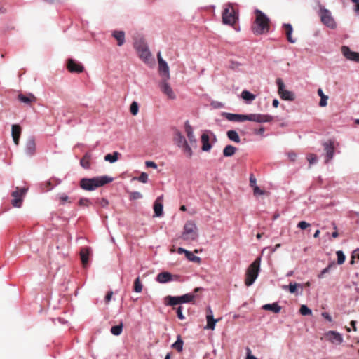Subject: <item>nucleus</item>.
<instances>
[{
	"label": "nucleus",
	"instance_id": "nucleus-1",
	"mask_svg": "<svg viewBox=\"0 0 359 359\" xmlns=\"http://www.w3.org/2000/svg\"><path fill=\"white\" fill-rule=\"evenodd\" d=\"M256 18L255 25L252 27V32L256 35L262 34L269 31V18L260 10L256 9Z\"/></svg>",
	"mask_w": 359,
	"mask_h": 359
},
{
	"label": "nucleus",
	"instance_id": "nucleus-2",
	"mask_svg": "<svg viewBox=\"0 0 359 359\" xmlns=\"http://www.w3.org/2000/svg\"><path fill=\"white\" fill-rule=\"evenodd\" d=\"M261 257H257L247 269L245 284L251 286L256 280L260 271Z\"/></svg>",
	"mask_w": 359,
	"mask_h": 359
},
{
	"label": "nucleus",
	"instance_id": "nucleus-3",
	"mask_svg": "<svg viewBox=\"0 0 359 359\" xmlns=\"http://www.w3.org/2000/svg\"><path fill=\"white\" fill-rule=\"evenodd\" d=\"M180 238L186 241H194L198 238V227L192 220L187 221L183 229Z\"/></svg>",
	"mask_w": 359,
	"mask_h": 359
},
{
	"label": "nucleus",
	"instance_id": "nucleus-4",
	"mask_svg": "<svg viewBox=\"0 0 359 359\" xmlns=\"http://www.w3.org/2000/svg\"><path fill=\"white\" fill-rule=\"evenodd\" d=\"M238 20V14L233 8L231 4L229 3L224 6L222 12V22L224 25L233 26Z\"/></svg>",
	"mask_w": 359,
	"mask_h": 359
},
{
	"label": "nucleus",
	"instance_id": "nucleus-5",
	"mask_svg": "<svg viewBox=\"0 0 359 359\" xmlns=\"http://www.w3.org/2000/svg\"><path fill=\"white\" fill-rule=\"evenodd\" d=\"M318 15L320 18L321 22L325 26L331 29H334L337 28V22L330 10L325 8L323 6H320Z\"/></svg>",
	"mask_w": 359,
	"mask_h": 359
},
{
	"label": "nucleus",
	"instance_id": "nucleus-6",
	"mask_svg": "<svg viewBox=\"0 0 359 359\" xmlns=\"http://www.w3.org/2000/svg\"><path fill=\"white\" fill-rule=\"evenodd\" d=\"M135 49L137 52L139 57L145 63L149 64L151 62V53L147 45L143 41L136 42L135 43Z\"/></svg>",
	"mask_w": 359,
	"mask_h": 359
},
{
	"label": "nucleus",
	"instance_id": "nucleus-7",
	"mask_svg": "<svg viewBox=\"0 0 359 359\" xmlns=\"http://www.w3.org/2000/svg\"><path fill=\"white\" fill-rule=\"evenodd\" d=\"M276 82L278 86V93L282 100L287 101L294 100V93L292 91L285 89V85L280 78H278Z\"/></svg>",
	"mask_w": 359,
	"mask_h": 359
},
{
	"label": "nucleus",
	"instance_id": "nucleus-8",
	"mask_svg": "<svg viewBox=\"0 0 359 359\" xmlns=\"http://www.w3.org/2000/svg\"><path fill=\"white\" fill-rule=\"evenodd\" d=\"M27 191V188H19L16 187V190L14 191L11 196L13 199L11 201V204L13 207L20 208L22 205L23 197Z\"/></svg>",
	"mask_w": 359,
	"mask_h": 359
},
{
	"label": "nucleus",
	"instance_id": "nucleus-9",
	"mask_svg": "<svg viewBox=\"0 0 359 359\" xmlns=\"http://www.w3.org/2000/svg\"><path fill=\"white\" fill-rule=\"evenodd\" d=\"M114 178L107 175H102L91 178V190L97 187L104 186L108 183L111 182Z\"/></svg>",
	"mask_w": 359,
	"mask_h": 359
},
{
	"label": "nucleus",
	"instance_id": "nucleus-10",
	"mask_svg": "<svg viewBox=\"0 0 359 359\" xmlns=\"http://www.w3.org/2000/svg\"><path fill=\"white\" fill-rule=\"evenodd\" d=\"M273 119V117L269 114H250L248 121L262 123L271 122Z\"/></svg>",
	"mask_w": 359,
	"mask_h": 359
},
{
	"label": "nucleus",
	"instance_id": "nucleus-11",
	"mask_svg": "<svg viewBox=\"0 0 359 359\" xmlns=\"http://www.w3.org/2000/svg\"><path fill=\"white\" fill-rule=\"evenodd\" d=\"M157 58L158 62V70L160 74L162 76H165L166 80H168L170 79L169 67L167 62L162 58L161 52L158 53Z\"/></svg>",
	"mask_w": 359,
	"mask_h": 359
},
{
	"label": "nucleus",
	"instance_id": "nucleus-12",
	"mask_svg": "<svg viewBox=\"0 0 359 359\" xmlns=\"http://www.w3.org/2000/svg\"><path fill=\"white\" fill-rule=\"evenodd\" d=\"M324 149L326 152V162L330 161L334 157V141L333 140H329L323 144Z\"/></svg>",
	"mask_w": 359,
	"mask_h": 359
},
{
	"label": "nucleus",
	"instance_id": "nucleus-13",
	"mask_svg": "<svg viewBox=\"0 0 359 359\" xmlns=\"http://www.w3.org/2000/svg\"><path fill=\"white\" fill-rule=\"evenodd\" d=\"M222 116L229 121L242 122L248 121V114H238L229 112H222Z\"/></svg>",
	"mask_w": 359,
	"mask_h": 359
},
{
	"label": "nucleus",
	"instance_id": "nucleus-14",
	"mask_svg": "<svg viewBox=\"0 0 359 359\" xmlns=\"http://www.w3.org/2000/svg\"><path fill=\"white\" fill-rule=\"evenodd\" d=\"M325 336L329 341L334 344L339 345L344 341L342 334L336 331H328L325 333Z\"/></svg>",
	"mask_w": 359,
	"mask_h": 359
},
{
	"label": "nucleus",
	"instance_id": "nucleus-15",
	"mask_svg": "<svg viewBox=\"0 0 359 359\" xmlns=\"http://www.w3.org/2000/svg\"><path fill=\"white\" fill-rule=\"evenodd\" d=\"M67 69L71 73H81L84 69L81 64L72 58L67 60Z\"/></svg>",
	"mask_w": 359,
	"mask_h": 359
},
{
	"label": "nucleus",
	"instance_id": "nucleus-16",
	"mask_svg": "<svg viewBox=\"0 0 359 359\" xmlns=\"http://www.w3.org/2000/svg\"><path fill=\"white\" fill-rule=\"evenodd\" d=\"M343 55L348 60L357 62L359 63V53L352 51L348 46L341 47Z\"/></svg>",
	"mask_w": 359,
	"mask_h": 359
},
{
	"label": "nucleus",
	"instance_id": "nucleus-17",
	"mask_svg": "<svg viewBox=\"0 0 359 359\" xmlns=\"http://www.w3.org/2000/svg\"><path fill=\"white\" fill-rule=\"evenodd\" d=\"M18 100L27 105L32 106L36 103L37 98L32 93H19L18 95Z\"/></svg>",
	"mask_w": 359,
	"mask_h": 359
},
{
	"label": "nucleus",
	"instance_id": "nucleus-18",
	"mask_svg": "<svg viewBox=\"0 0 359 359\" xmlns=\"http://www.w3.org/2000/svg\"><path fill=\"white\" fill-rule=\"evenodd\" d=\"M167 81L168 80H166V79H165V80H163L161 82V83H160L161 90L165 95H166L168 96V98H170L171 100H174L176 98V95Z\"/></svg>",
	"mask_w": 359,
	"mask_h": 359
},
{
	"label": "nucleus",
	"instance_id": "nucleus-19",
	"mask_svg": "<svg viewBox=\"0 0 359 359\" xmlns=\"http://www.w3.org/2000/svg\"><path fill=\"white\" fill-rule=\"evenodd\" d=\"M173 140L176 145L180 148L187 143V141L183 134L178 130H175Z\"/></svg>",
	"mask_w": 359,
	"mask_h": 359
},
{
	"label": "nucleus",
	"instance_id": "nucleus-20",
	"mask_svg": "<svg viewBox=\"0 0 359 359\" xmlns=\"http://www.w3.org/2000/svg\"><path fill=\"white\" fill-rule=\"evenodd\" d=\"M200 287H196L194 290V292L193 293H187L185 294H183L182 296H179L180 298V302L181 304H187L193 302L194 299L196 298L195 293L198 292L200 290Z\"/></svg>",
	"mask_w": 359,
	"mask_h": 359
},
{
	"label": "nucleus",
	"instance_id": "nucleus-21",
	"mask_svg": "<svg viewBox=\"0 0 359 359\" xmlns=\"http://www.w3.org/2000/svg\"><path fill=\"white\" fill-rule=\"evenodd\" d=\"M111 36L117 41V45L122 46L125 42V32L122 30H114L111 32Z\"/></svg>",
	"mask_w": 359,
	"mask_h": 359
},
{
	"label": "nucleus",
	"instance_id": "nucleus-22",
	"mask_svg": "<svg viewBox=\"0 0 359 359\" xmlns=\"http://www.w3.org/2000/svg\"><path fill=\"white\" fill-rule=\"evenodd\" d=\"M12 137L15 145L19 144L20 137L21 135V127L18 124L12 126Z\"/></svg>",
	"mask_w": 359,
	"mask_h": 359
},
{
	"label": "nucleus",
	"instance_id": "nucleus-23",
	"mask_svg": "<svg viewBox=\"0 0 359 359\" xmlns=\"http://www.w3.org/2000/svg\"><path fill=\"white\" fill-rule=\"evenodd\" d=\"M161 197H158L154 204V217H160L163 215V205L161 202Z\"/></svg>",
	"mask_w": 359,
	"mask_h": 359
},
{
	"label": "nucleus",
	"instance_id": "nucleus-24",
	"mask_svg": "<svg viewBox=\"0 0 359 359\" xmlns=\"http://www.w3.org/2000/svg\"><path fill=\"white\" fill-rule=\"evenodd\" d=\"M185 132L187 133V136L191 143H196V139L194 134V130L191 126L189 124V121H187L184 123Z\"/></svg>",
	"mask_w": 359,
	"mask_h": 359
},
{
	"label": "nucleus",
	"instance_id": "nucleus-25",
	"mask_svg": "<svg viewBox=\"0 0 359 359\" xmlns=\"http://www.w3.org/2000/svg\"><path fill=\"white\" fill-rule=\"evenodd\" d=\"M172 280V276L169 272L159 273L156 276V281L160 283H166Z\"/></svg>",
	"mask_w": 359,
	"mask_h": 359
},
{
	"label": "nucleus",
	"instance_id": "nucleus-26",
	"mask_svg": "<svg viewBox=\"0 0 359 359\" xmlns=\"http://www.w3.org/2000/svg\"><path fill=\"white\" fill-rule=\"evenodd\" d=\"M202 147L203 151H209L212 148V144L210 143V137L207 133H203L201 135Z\"/></svg>",
	"mask_w": 359,
	"mask_h": 359
},
{
	"label": "nucleus",
	"instance_id": "nucleus-27",
	"mask_svg": "<svg viewBox=\"0 0 359 359\" xmlns=\"http://www.w3.org/2000/svg\"><path fill=\"white\" fill-rule=\"evenodd\" d=\"M283 28L285 29V34L287 36V41L291 43H294L296 42V39L292 38V34L293 32V28L291 24L290 23H284L283 25Z\"/></svg>",
	"mask_w": 359,
	"mask_h": 359
},
{
	"label": "nucleus",
	"instance_id": "nucleus-28",
	"mask_svg": "<svg viewBox=\"0 0 359 359\" xmlns=\"http://www.w3.org/2000/svg\"><path fill=\"white\" fill-rule=\"evenodd\" d=\"M262 309L266 311H271L274 313H278L281 311V306L277 302L264 304Z\"/></svg>",
	"mask_w": 359,
	"mask_h": 359
},
{
	"label": "nucleus",
	"instance_id": "nucleus-29",
	"mask_svg": "<svg viewBox=\"0 0 359 359\" xmlns=\"http://www.w3.org/2000/svg\"><path fill=\"white\" fill-rule=\"evenodd\" d=\"M89 249L88 248H83L81 250L80 256L82 264L84 267H86L88 264V256H89Z\"/></svg>",
	"mask_w": 359,
	"mask_h": 359
},
{
	"label": "nucleus",
	"instance_id": "nucleus-30",
	"mask_svg": "<svg viewBox=\"0 0 359 359\" xmlns=\"http://www.w3.org/2000/svg\"><path fill=\"white\" fill-rule=\"evenodd\" d=\"M36 151V143L33 138L27 140L26 144V152L29 155H33Z\"/></svg>",
	"mask_w": 359,
	"mask_h": 359
},
{
	"label": "nucleus",
	"instance_id": "nucleus-31",
	"mask_svg": "<svg viewBox=\"0 0 359 359\" xmlns=\"http://www.w3.org/2000/svg\"><path fill=\"white\" fill-rule=\"evenodd\" d=\"M207 325L205 329L214 330L219 319H215L213 316L206 315Z\"/></svg>",
	"mask_w": 359,
	"mask_h": 359
},
{
	"label": "nucleus",
	"instance_id": "nucleus-32",
	"mask_svg": "<svg viewBox=\"0 0 359 359\" xmlns=\"http://www.w3.org/2000/svg\"><path fill=\"white\" fill-rule=\"evenodd\" d=\"M236 150L237 149L235 147L231 144L226 145L223 149V156L224 157H231L234 155Z\"/></svg>",
	"mask_w": 359,
	"mask_h": 359
},
{
	"label": "nucleus",
	"instance_id": "nucleus-33",
	"mask_svg": "<svg viewBox=\"0 0 359 359\" xmlns=\"http://www.w3.org/2000/svg\"><path fill=\"white\" fill-rule=\"evenodd\" d=\"M241 97L248 103L252 102L256 96L247 90H244L241 93Z\"/></svg>",
	"mask_w": 359,
	"mask_h": 359
},
{
	"label": "nucleus",
	"instance_id": "nucleus-34",
	"mask_svg": "<svg viewBox=\"0 0 359 359\" xmlns=\"http://www.w3.org/2000/svg\"><path fill=\"white\" fill-rule=\"evenodd\" d=\"M226 135H227L228 138L230 140H231L234 142H236V143H239L241 142V138L238 135V133L236 130H229V131H227Z\"/></svg>",
	"mask_w": 359,
	"mask_h": 359
},
{
	"label": "nucleus",
	"instance_id": "nucleus-35",
	"mask_svg": "<svg viewBox=\"0 0 359 359\" xmlns=\"http://www.w3.org/2000/svg\"><path fill=\"white\" fill-rule=\"evenodd\" d=\"M120 154L118 151H114L112 154H108L105 155L104 160L111 163H115L118 160V157Z\"/></svg>",
	"mask_w": 359,
	"mask_h": 359
},
{
	"label": "nucleus",
	"instance_id": "nucleus-36",
	"mask_svg": "<svg viewBox=\"0 0 359 359\" xmlns=\"http://www.w3.org/2000/svg\"><path fill=\"white\" fill-rule=\"evenodd\" d=\"M165 299L168 301L166 304L169 306H175L177 304H180L179 296L172 297V296H167Z\"/></svg>",
	"mask_w": 359,
	"mask_h": 359
},
{
	"label": "nucleus",
	"instance_id": "nucleus-37",
	"mask_svg": "<svg viewBox=\"0 0 359 359\" xmlns=\"http://www.w3.org/2000/svg\"><path fill=\"white\" fill-rule=\"evenodd\" d=\"M334 266H335V262L333 261V262H330V263L328 264V266H327V267H325V269H323L320 271V273L318 275V278L319 279H322V278H324V276H325L326 273H329V272H330V269H331L332 267H334Z\"/></svg>",
	"mask_w": 359,
	"mask_h": 359
},
{
	"label": "nucleus",
	"instance_id": "nucleus-38",
	"mask_svg": "<svg viewBox=\"0 0 359 359\" xmlns=\"http://www.w3.org/2000/svg\"><path fill=\"white\" fill-rule=\"evenodd\" d=\"M110 331L113 335L119 336L123 331V323H121L119 325L112 326Z\"/></svg>",
	"mask_w": 359,
	"mask_h": 359
},
{
	"label": "nucleus",
	"instance_id": "nucleus-39",
	"mask_svg": "<svg viewBox=\"0 0 359 359\" xmlns=\"http://www.w3.org/2000/svg\"><path fill=\"white\" fill-rule=\"evenodd\" d=\"M297 287L302 289L301 284L290 283L288 285H284L283 289H288L290 292L294 294L297 292Z\"/></svg>",
	"mask_w": 359,
	"mask_h": 359
},
{
	"label": "nucleus",
	"instance_id": "nucleus-40",
	"mask_svg": "<svg viewBox=\"0 0 359 359\" xmlns=\"http://www.w3.org/2000/svg\"><path fill=\"white\" fill-rule=\"evenodd\" d=\"M186 258L191 262L199 263L201 262V258L198 256L194 255L191 251L186 252Z\"/></svg>",
	"mask_w": 359,
	"mask_h": 359
},
{
	"label": "nucleus",
	"instance_id": "nucleus-41",
	"mask_svg": "<svg viewBox=\"0 0 359 359\" xmlns=\"http://www.w3.org/2000/svg\"><path fill=\"white\" fill-rule=\"evenodd\" d=\"M183 341L179 336L177 341L172 345V348H175L177 351L180 352L183 349Z\"/></svg>",
	"mask_w": 359,
	"mask_h": 359
},
{
	"label": "nucleus",
	"instance_id": "nucleus-42",
	"mask_svg": "<svg viewBox=\"0 0 359 359\" xmlns=\"http://www.w3.org/2000/svg\"><path fill=\"white\" fill-rule=\"evenodd\" d=\"M80 187L81 189L90 191V179L83 178L80 182Z\"/></svg>",
	"mask_w": 359,
	"mask_h": 359
},
{
	"label": "nucleus",
	"instance_id": "nucleus-43",
	"mask_svg": "<svg viewBox=\"0 0 359 359\" xmlns=\"http://www.w3.org/2000/svg\"><path fill=\"white\" fill-rule=\"evenodd\" d=\"M52 180H48L41 184V188L43 191H48L53 187Z\"/></svg>",
	"mask_w": 359,
	"mask_h": 359
},
{
	"label": "nucleus",
	"instance_id": "nucleus-44",
	"mask_svg": "<svg viewBox=\"0 0 359 359\" xmlns=\"http://www.w3.org/2000/svg\"><path fill=\"white\" fill-rule=\"evenodd\" d=\"M336 254L337 256V264L339 265L342 264L346 259V256L344 253L341 250H338L337 251Z\"/></svg>",
	"mask_w": 359,
	"mask_h": 359
},
{
	"label": "nucleus",
	"instance_id": "nucleus-45",
	"mask_svg": "<svg viewBox=\"0 0 359 359\" xmlns=\"http://www.w3.org/2000/svg\"><path fill=\"white\" fill-rule=\"evenodd\" d=\"M80 163L84 168H88L90 165V157L86 154L83 158L81 160Z\"/></svg>",
	"mask_w": 359,
	"mask_h": 359
},
{
	"label": "nucleus",
	"instance_id": "nucleus-46",
	"mask_svg": "<svg viewBox=\"0 0 359 359\" xmlns=\"http://www.w3.org/2000/svg\"><path fill=\"white\" fill-rule=\"evenodd\" d=\"M300 313L302 316H309L312 313L311 309H310L306 305H302L299 310Z\"/></svg>",
	"mask_w": 359,
	"mask_h": 359
},
{
	"label": "nucleus",
	"instance_id": "nucleus-47",
	"mask_svg": "<svg viewBox=\"0 0 359 359\" xmlns=\"http://www.w3.org/2000/svg\"><path fill=\"white\" fill-rule=\"evenodd\" d=\"M134 290L135 292H141L142 290V285L140 281V278H137L134 283Z\"/></svg>",
	"mask_w": 359,
	"mask_h": 359
},
{
	"label": "nucleus",
	"instance_id": "nucleus-48",
	"mask_svg": "<svg viewBox=\"0 0 359 359\" xmlns=\"http://www.w3.org/2000/svg\"><path fill=\"white\" fill-rule=\"evenodd\" d=\"M143 197L142 194L139 191H132L130 194V200L135 201L140 199Z\"/></svg>",
	"mask_w": 359,
	"mask_h": 359
},
{
	"label": "nucleus",
	"instance_id": "nucleus-49",
	"mask_svg": "<svg viewBox=\"0 0 359 359\" xmlns=\"http://www.w3.org/2000/svg\"><path fill=\"white\" fill-rule=\"evenodd\" d=\"M130 113L133 115H134V116L136 115L138 113V110H139V105H138L137 102H132V104H130Z\"/></svg>",
	"mask_w": 359,
	"mask_h": 359
},
{
	"label": "nucleus",
	"instance_id": "nucleus-50",
	"mask_svg": "<svg viewBox=\"0 0 359 359\" xmlns=\"http://www.w3.org/2000/svg\"><path fill=\"white\" fill-rule=\"evenodd\" d=\"M181 148L183 149L184 153L187 154V156L191 157L193 155V151L191 147L189 145L188 142Z\"/></svg>",
	"mask_w": 359,
	"mask_h": 359
},
{
	"label": "nucleus",
	"instance_id": "nucleus-51",
	"mask_svg": "<svg viewBox=\"0 0 359 359\" xmlns=\"http://www.w3.org/2000/svg\"><path fill=\"white\" fill-rule=\"evenodd\" d=\"M308 161L309 162L310 165H313L316 163L318 161L317 156L313 154H309L307 155L306 157Z\"/></svg>",
	"mask_w": 359,
	"mask_h": 359
},
{
	"label": "nucleus",
	"instance_id": "nucleus-52",
	"mask_svg": "<svg viewBox=\"0 0 359 359\" xmlns=\"http://www.w3.org/2000/svg\"><path fill=\"white\" fill-rule=\"evenodd\" d=\"M137 180L142 183H147L149 180L148 175L146 172H142L138 177Z\"/></svg>",
	"mask_w": 359,
	"mask_h": 359
},
{
	"label": "nucleus",
	"instance_id": "nucleus-53",
	"mask_svg": "<svg viewBox=\"0 0 359 359\" xmlns=\"http://www.w3.org/2000/svg\"><path fill=\"white\" fill-rule=\"evenodd\" d=\"M359 259V248H356L355 250H354L353 251L352 255H351V264H353L354 263V259Z\"/></svg>",
	"mask_w": 359,
	"mask_h": 359
},
{
	"label": "nucleus",
	"instance_id": "nucleus-54",
	"mask_svg": "<svg viewBox=\"0 0 359 359\" xmlns=\"http://www.w3.org/2000/svg\"><path fill=\"white\" fill-rule=\"evenodd\" d=\"M327 100H328V96H325V97H323L320 98V102H319V106L320 107H325L327 106Z\"/></svg>",
	"mask_w": 359,
	"mask_h": 359
},
{
	"label": "nucleus",
	"instance_id": "nucleus-55",
	"mask_svg": "<svg viewBox=\"0 0 359 359\" xmlns=\"http://www.w3.org/2000/svg\"><path fill=\"white\" fill-rule=\"evenodd\" d=\"M310 226V224L305 221H301L298 223L297 227H299L301 229H306L307 227Z\"/></svg>",
	"mask_w": 359,
	"mask_h": 359
},
{
	"label": "nucleus",
	"instance_id": "nucleus-56",
	"mask_svg": "<svg viewBox=\"0 0 359 359\" xmlns=\"http://www.w3.org/2000/svg\"><path fill=\"white\" fill-rule=\"evenodd\" d=\"M253 193L255 196L264 195V191L259 189L258 186L253 188Z\"/></svg>",
	"mask_w": 359,
	"mask_h": 359
},
{
	"label": "nucleus",
	"instance_id": "nucleus-57",
	"mask_svg": "<svg viewBox=\"0 0 359 359\" xmlns=\"http://www.w3.org/2000/svg\"><path fill=\"white\" fill-rule=\"evenodd\" d=\"M177 317L179 319H180V320L185 319V317L182 313V306H179L177 309Z\"/></svg>",
	"mask_w": 359,
	"mask_h": 359
},
{
	"label": "nucleus",
	"instance_id": "nucleus-58",
	"mask_svg": "<svg viewBox=\"0 0 359 359\" xmlns=\"http://www.w3.org/2000/svg\"><path fill=\"white\" fill-rule=\"evenodd\" d=\"M79 205L81 207H87L88 205V199L81 198L79 201Z\"/></svg>",
	"mask_w": 359,
	"mask_h": 359
},
{
	"label": "nucleus",
	"instance_id": "nucleus-59",
	"mask_svg": "<svg viewBox=\"0 0 359 359\" xmlns=\"http://www.w3.org/2000/svg\"><path fill=\"white\" fill-rule=\"evenodd\" d=\"M250 185L252 188H255V187L257 186V180L252 175H251L250 177Z\"/></svg>",
	"mask_w": 359,
	"mask_h": 359
},
{
	"label": "nucleus",
	"instance_id": "nucleus-60",
	"mask_svg": "<svg viewBox=\"0 0 359 359\" xmlns=\"http://www.w3.org/2000/svg\"><path fill=\"white\" fill-rule=\"evenodd\" d=\"M241 64L238 62L231 61L229 67L232 69H236L240 67Z\"/></svg>",
	"mask_w": 359,
	"mask_h": 359
},
{
	"label": "nucleus",
	"instance_id": "nucleus-61",
	"mask_svg": "<svg viewBox=\"0 0 359 359\" xmlns=\"http://www.w3.org/2000/svg\"><path fill=\"white\" fill-rule=\"evenodd\" d=\"M321 315L327 321H329V322H332V316L328 313L323 312V313H322Z\"/></svg>",
	"mask_w": 359,
	"mask_h": 359
},
{
	"label": "nucleus",
	"instance_id": "nucleus-62",
	"mask_svg": "<svg viewBox=\"0 0 359 359\" xmlns=\"http://www.w3.org/2000/svg\"><path fill=\"white\" fill-rule=\"evenodd\" d=\"M145 164L148 168H157V165L154 161H146Z\"/></svg>",
	"mask_w": 359,
	"mask_h": 359
},
{
	"label": "nucleus",
	"instance_id": "nucleus-63",
	"mask_svg": "<svg viewBox=\"0 0 359 359\" xmlns=\"http://www.w3.org/2000/svg\"><path fill=\"white\" fill-rule=\"evenodd\" d=\"M333 226H334V229L335 231L332 233V237L333 238H336L337 237H338L339 233H338V232H337V227L336 224H333Z\"/></svg>",
	"mask_w": 359,
	"mask_h": 359
},
{
	"label": "nucleus",
	"instance_id": "nucleus-64",
	"mask_svg": "<svg viewBox=\"0 0 359 359\" xmlns=\"http://www.w3.org/2000/svg\"><path fill=\"white\" fill-rule=\"evenodd\" d=\"M288 157L292 161H294L297 158V155L295 153H290L288 154Z\"/></svg>",
	"mask_w": 359,
	"mask_h": 359
}]
</instances>
